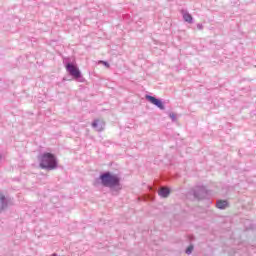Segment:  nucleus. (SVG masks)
<instances>
[{
    "label": "nucleus",
    "instance_id": "obj_1",
    "mask_svg": "<svg viewBox=\"0 0 256 256\" xmlns=\"http://www.w3.org/2000/svg\"><path fill=\"white\" fill-rule=\"evenodd\" d=\"M40 167L42 169H47L48 171L57 169V160L55 159V155L51 153H44L40 159Z\"/></svg>",
    "mask_w": 256,
    "mask_h": 256
},
{
    "label": "nucleus",
    "instance_id": "obj_2",
    "mask_svg": "<svg viewBox=\"0 0 256 256\" xmlns=\"http://www.w3.org/2000/svg\"><path fill=\"white\" fill-rule=\"evenodd\" d=\"M100 179L102 181V185L104 187H119V177L117 175H113L109 172L104 173L100 176Z\"/></svg>",
    "mask_w": 256,
    "mask_h": 256
},
{
    "label": "nucleus",
    "instance_id": "obj_3",
    "mask_svg": "<svg viewBox=\"0 0 256 256\" xmlns=\"http://www.w3.org/2000/svg\"><path fill=\"white\" fill-rule=\"evenodd\" d=\"M66 71L73 77L74 79L81 78V71L79 70V67L75 66V64L68 63L66 65Z\"/></svg>",
    "mask_w": 256,
    "mask_h": 256
},
{
    "label": "nucleus",
    "instance_id": "obj_4",
    "mask_svg": "<svg viewBox=\"0 0 256 256\" xmlns=\"http://www.w3.org/2000/svg\"><path fill=\"white\" fill-rule=\"evenodd\" d=\"M146 99L147 101H149V103H152V105L158 107V109H165V106L163 105V102L161 100L149 95H146Z\"/></svg>",
    "mask_w": 256,
    "mask_h": 256
},
{
    "label": "nucleus",
    "instance_id": "obj_5",
    "mask_svg": "<svg viewBox=\"0 0 256 256\" xmlns=\"http://www.w3.org/2000/svg\"><path fill=\"white\" fill-rule=\"evenodd\" d=\"M92 127H94V129H96V131H103V127H105V122H103L101 120H95L92 123Z\"/></svg>",
    "mask_w": 256,
    "mask_h": 256
},
{
    "label": "nucleus",
    "instance_id": "obj_6",
    "mask_svg": "<svg viewBox=\"0 0 256 256\" xmlns=\"http://www.w3.org/2000/svg\"><path fill=\"white\" fill-rule=\"evenodd\" d=\"M170 194L171 190H169V188L167 187H162L159 191L160 197H163L164 199H166V197H169Z\"/></svg>",
    "mask_w": 256,
    "mask_h": 256
},
{
    "label": "nucleus",
    "instance_id": "obj_7",
    "mask_svg": "<svg viewBox=\"0 0 256 256\" xmlns=\"http://www.w3.org/2000/svg\"><path fill=\"white\" fill-rule=\"evenodd\" d=\"M7 207V202L5 200V195L0 193V213Z\"/></svg>",
    "mask_w": 256,
    "mask_h": 256
},
{
    "label": "nucleus",
    "instance_id": "obj_8",
    "mask_svg": "<svg viewBox=\"0 0 256 256\" xmlns=\"http://www.w3.org/2000/svg\"><path fill=\"white\" fill-rule=\"evenodd\" d=\"M216 207L218 209H226V207H229V203L226 200H220L216 203Z\"/></svg>",
    "mask_w": 256,
    "mask_h": 256
},
{
    "label": "nucleus",
    "instance_id": "obj_9",
    "mask_svg": "<svg viewBox=\"0 0 256 256\" xmlns=\"http://www.w3.org/2000/svg\"><path fill=\"white\" fill-rule=\"evenodd\" d=\"M183 19L186 21V23H193V16L187 12L183 13Z\"/></svg>",
    "mask_w": 256,
    "mask_h": 256
},
{
    "label": "nucleus",
    "instance_id": "obj_10",
    "mask_svg": "<svg viewBox=\"0 0 256 256\" xmlns=\"http://www.w3.org/2000/svg\"><path fill=\"white\" fill-rule=\"evenodd\" d=\"M186 253H187V255H191V253H193V246H189V247L186 249Z\"/></svg>",
    "mask_w": 256,
    "mask_h": 256
},
{
    "label": "nucleus",
    "instance_id": "obj_11",
    "mask_svg": "<svg viewBox=\"0 0 256 256\" xmlns=\"http://www.w3.org/2000/svg\"><path fill=\"white\" fill-rule=\"evenodd\" d=\"M98 63H100L101 65H104V67H107V69H109V67H110V65L103 60H100Z\"/></svg>",
    "mask_w": 256,
    "mask_h": 256
},
{
    "label": "nucleus",
    "instance_id": "obj_12",
    "mask_svg": "<svg viewBox=\"0 0 256 256\" xmlns=\"http://www.w3.org/2000/svg\"><path fill=\"white\" fill-rule=\"evenodd\" d=\"M169 116H170V118H171V119H173V120H175V119H176V117H177V116L175 115V113H170V115H169Z\"/></svg>",
    "mask_w": 256,
    "mask_h": 256
},
{
    "label": "nucleus",
    "instance_id": "obj_13",
    "mask_svg": "<svg viewBox=\"0 0 256 256\" xmlns=\"http://www.w3.org/2000/svg\"><path fill=\"white\" fill-rule=\"evenodd\" d=\"M0 159H1V156H0Z\"/></svg>",
    "mask_w": 256,
    "mask_h": 256
}]
</instances>
